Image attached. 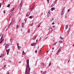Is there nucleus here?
<instances>
[{"label":"nucleus","instance_id":"obj_27","mask_svg":"<svg viewBox=\"0 0 74 74\" xmlns=\"http://www.w3.org/2000/svg\"><path fill=\"white\" fill-rule=\"evenodd\" d=\"M6 67V65H4L3 67L2 68V69H3V68H5Z\"/></svg>","mask_w":74,"mask_h":74},{"label":"nucleus","instance_id":"obj_36","mask_svg":"<svg viewBox=\"0 0 74 74\" xmlns=\"http://www.w3.org/2000/svg\"><path fill=\"white\" fill-rule=\"evenodd\" d=\"M54 4H53L51 5V7H53V6H54V5H53Z\"/></svg>","mask_w":74,"mask_h":74},{"label":"nucleus","instance_id":"obj_51","mask_svg":"<svg viewBox=\"0 0 74 74\" xmlns=\"http://www.w3.org/2000/svg\"><path fill=\"white\" fill-rule=\"evenodd\" d=\"M47 1L48 2V3H49V0H47Z\"/></svg>","mask_w":74,"mask_h":74},{"label":"nucleus","instance_id":"obj_29","mask_svg":"<svg viewBox=\"0 0 74 74\" xmlns=\"http://www.w3.org/2000/svg\"><path fill=\"white\" fill-rule=\"evenodd\" d=\"M27 21V18H25V22H26Z\"/></svg>","mask_w":74,"mask_h":74},{"label":"nucleus","instance_id":"obj_2","mask_svg":"<svg viewBox=\"0 0 74 74\" xmlns=\"http://www.w3.org/2000/svg\"><path fill=\"white\" fill-rule=\"evenodd\" d=\"M22 3H21V4L20 5H19L18 8L19 10H21V8H22Z\"/></svg>","mask_w":74,"mask_h":74},{"label":"nucleus","instance_id":"obj_62","mask_svg":"<svg viewBox=\"0 0 74 74\" xmlns=\"http://www.w3.org/2000/svg\"><path fill=\"white\" fill-rule=\"evenodd\" d=\"M69 61H70V60H68V63H69Z\"/></svg>","mask_w":74,"mask_h":74},{"label":"nucleus","instance_id":"obj_60","mask_svg":"<svg viewBox=\"0 0 74 74\" xmlns=\"http://www.w3.org/2000/svg\"><path fill=\"white\" fill-rule=\"evenodd\" d=\"M48 52H49V51H47V53H48Z\"/></svg>","mask_w":74,"mask_h":74},{"label":"nucleus","instance_id":"obj_13","mask_svg":"<svg viewBox=\"0 0 74 74\" xmlns=\"http://www.w3.org/2000/svg\"><path fill=\"white\" fill-rule=\"evenodd\" d=\"M53 19H54L53 18H51L50 20V21L52 22V21L53 20Z\"/></svg>","mask_w":74,"mask_h":74},{"label":"nucleus","instance_id":"obj_31","mask_svg":"<svg viewBox=\"0 0 74 74\" xmlns=\"http://www.w3.org/2000/svg\"><path fill=\"white\" fill-rule=\"evenodd\" d=\"M69 31H70V30H69L67 32V33H68V35H69Z\"/></svg>","mask_w":74,"mask_h":74},{"label":"nucleus","instance_id":"obj_57","mask_svg":"<svg viewBox=\"0 0 74 74\" xmlns=\"http://www.w3.org/2000/svg\"><path fill=\"white\" fill-rule=\"evenodd\" d=\"M52 49H53V50L54 49V47H53V48H52Z\"/></svg>","mask_w":74,"mask_h":74},{"label":"nucleus","instance_id":"obj_37","mask_svg":"<svg viewBox=\"0 0 74 74\" xmlns=\"http://www.w3.org/2000/svg\"><path fill=\"white\" fill-rule=\"evenodd\" d=\"M3 36H2L1 38V40L2 39V38H3Z\"/></svg>","mask_w":74,"mask_h":74},{"label":"nucleus","instance_id":"obj_30","mask_svg":"<svg viewBox=\"0 0 74 74\" xmlns=\"http://www.w3.org/2000/svg\"><path fill=\"white\" fill-rule=\"evenodd\" d=\"M69 31H70V30H69L67 32V33H68V35H69Z\"/></svg>","mask_w":74,"mask_h":74},{"label":"nucleus","instance_id":"obj_40","mask_svg":"<svg viewBox=\"0 0 74 74\" xmlns=\"http://www.w3.org/2000/svg\"><path fill=\"white\" fill-rule=\"evenodd\" d=\"M35 53H37V51L36 50L35 51Z\"/></svg>","mask_w":74,"mask_h":74},{"label":"nucleus","instance_id":"obj_59","mask_svg":"<svg viewBox=\"0 0 74 74\" xmlns=\"http://www.w3.org/2000/svg\"><path fill=\"white\" fill-rule=\"evenodd\" d=\"M10 16H11V14H10L9 15Z\"/></svg>","mask_w":74,"mask_h":74},{"label":"nucleus","instance_id":"obj_11","mask_svg":"<svg viewBox=\"0 0 74 74\" xmlns=\"http://www.w3.org/2000/svg\"><path fill=\"white\" fill-rule=\"evenodd\" d=\"M69 27V26L68 25H66V29L67 30V29H68V27Z\"/></svg>","mask_w":74,"mask_h":74},{"label":"nucleus","instance_id":"obj_48","mask_svg":"<svg viewBox=\"0 0 74 74\" xmlns=\"http://www.w3.org/2000/svg\"><path fill=\"white\" fill-rule=\"evenodd\" d=\"M40 25H39L38 26V27H40Z\"/></svg>","mask_w":74,"mask_h":74},{"label":"nucleus","instance_id":"obj_58","mask_svg":"<svg viewBox=\"0 0 74 74\" xmlns=\"http://www.w3.org/2000/svg\"><path fill=\"white\" fill-rule=\"evenodd\" d=\"M13 22H15V20L13 19Z\"/></svg>","mask_w":74,"mask_h":74},{"label":"nucleus","instance_id":"obj_35","mask_svg":"<svg viewBox=\"0 0 74 74\" xmlns=\"http://www.w3.org/2000/svg\"><path fill=\"white\" fill-rule=\"evenodd\" d=\"M25 53L24 52V53H23L22 55H25Z\"/></svg>","mask_w":74,"mask_h":74},{"label":"nucleus","instance_id":"obj_1","mask_svg":"<svg viewBox=\"0 0 74 74\" xmlns=\"http://www.w3.org/2000/svg\"><path fill=\"white\" fill-rule=\"evenodd\" d=\"M26 63L27 65H26L25 73L26 74H29L31 69L30 66H29V60L27 59L26 60Z\"/></svg>","mask_w":74,"mask_h":74},{"label":"nucleus","instance_id":"obj_41","mask_svg":"<svg viewBox=\"0 0 74 74\" xmlns=\"http://www.w3.org/2000/svg\"><path fill=\"white\" fill-rule=\"evenodd\" d=\"M52 25H55V23L53 22L52 23Z\"/></svg>","mask_w":74,"mask_h":74},{"label":"nucleus","instance_id":"obj_9","mask_svg":"<svg viewBox=\"0 0 74 74\" xmlns=\"http://www.w3.org/2000/svg\"><path fill=\"white\" fill-rule=\"evenodd\" d=\"M55 8H51V10L52 11L53 10H55Z\"/></svg>","mask_w":74,"mask_h":74},{"label":"nucleus","instance_id":"obj_43","mask_svg":"<svg viewBox=\"0 0 74 74\" xmlns=\"http://www.w3.org/2000/svg\"><path fill=\"white\" fill-rule=\"evenodd\" d=\"M53 29H52L51 30V32H53Z\"/></svg>","mask_w":74,"mask_h":74},{"label":"nucleus","instance_id":"obj_19","mask_svg":"<svg viewBox=\"0 0 74 74\" xmlns=\"http://www.w3.org/2000/svg\"><path fill=\"white\" fill-rule=\"evenodd\" d=\"M19 25H17L16 26V29H19Z\"/></svg>","mask_w":74,"mask_h":74},{"label":"nucleus","instance_id":"obj_38","mask_svg":"<svg viewBox=\"0 0 74 74\" xmlns=\"http://www.w3.org/2000/svg\"><path fill=\"white\" fill-rule=\"evenodd\" d=\"M28 32L29 33H30V30L29 29L28 30Z\"/></svg>","mask_w":74,"mask_h":74},{"label":"nucleus","instance_id":"obj_28","mask_svg":"<svg viewBox=\"0 0 74 74\" xmlns=\"http://www.w3.org/2000/svg\"><path fill=\"white\" fill-rule=\"evenodd\" d=\"M33 74H37V73H36V72L34 71L33 72Z\"/></svg>","mask_w":74,"mask_h":74},{"label":"nucleus","instance_id":"obj_6","mask_svg":"<svg viewBox=\"0 0 74 74\" xmlns=\"http://www.w3.org/2000/svg\"><path fill=\"white\" fill-rule=\"evenodd\" d=\"M30 15V12H29L26 14V16H29V15Z\"/></svg>","mask_w":74,"mask_h":74},{"label":"nucleus","instance_id":"obj_47","mask_svg":"<svg viewBox=\"0 0 74 74\" xmlns=\"http://www.w3.org/2000/svg\"><path fill=\"white\" fill-rule=\"evenodd\" d=\"M55 27V25H54V26H53V28H54V27Z\"/></svg>","mask_w":74,"mask_h":74},{"label":"nucleus","instance_id":"obj_23","mask_svg":"<svg viewBox=\"0 0 74 74\" xmlns=\"http://www.w3.org/2000/svg\"><path fill=\"white\" fill-rule=\"evenodd\" d=\"M33 18V17L32 16H30L29 17V18Z\"/></svg>","mask_w":74,"mask_h":74},{"label":"nucleus","instance_id":"obj_52","mask_svg":"<svg viewBox=\"0 0 74 74\" xmlns=\"http://www.w3.org/2000/svg\"><path fill=\"white\" fill-rule=\"evenodd\" d=\"M2 4H3V5H4L5 4V3H4V2L3 3V2Z\"/></svg>","mask_w":74,"mask_h":74},{"label":"nucleus","instance_id":"obj_8","mask_svg":"<svg viewBox=\"0 0 74 74\" xmlns=\"http://www.w3.org/2000/svg\"><path fill=\"white\" fill-rule=\"evenodd\" d=\"M37 35L36 36H34V38H33V40H34L36 39V38H37Z\"/></svg>","mask_w":74,"mask_h":74},{"label":"nucleus","instance_id":"obj_44","mask_svg":"<svg viewBox=\"0 0 74 74\" xmlns=\"http://www.w3.org/2000/svg\"><path fill=\"white\" fill-rule=\"evenodd\" d=\"M61 40H63V38H62V37L61 38Z\"/></svg>","mask_w":74,"mask_h":74},{"label":"nucleus","instance_id":"obj_25","mask_svg":"<svg viewBox=\"0 0 74 74\" xmlns=\"http://www.w3.org/2000/svg\"><path fill=\"white\" fill-rule=\"evenodd\" d=\"M10 5H11L10 4H9L7 6V7H10Z\"/></svg>","mask_w":74,"mask_h":74},{"label":"nucleus","instance_id":"obj_17","mask_svg":"<svg viewBox=\"0 0 74 74\" xmlns=\"http://www.w3.org/2000/svg\"><path fill=\"white\" fill-rule=\"evenodd\" d=\"M59 42H60V43L61 44H62V43H63V41H62L61 40H60L59 41Z\"/></svg>","mask_w":74,"mask_h":74},{"label":"nucleus","instance_id":"obj_21","mask_svg":"<svg viewBox=\"0 0 74 74\" xmlns=\"http://www.w3.org/2000/svg\"><path fill=\"white\" fill-rule=\"evenodd\" d=\"M18 49H19H19H21V47H20V46H19L18 47Z\"/></svg>","mask_w":74,"mask_h":74},{"label":"nucleus","instance_id":"obj_10","mask_svg":"<svg viewBox=\"0 0 74 74\" xmlns=\"http://www.w3.org/2000/svg\"><path fill=\"white\" fill-rule=\"evenodd\" d=\"M4 41V39H1V41L0 42V43H2V42H3V41Z\"/></svg>","mask_w":74,"mask_h":74},{"label":"nucleus","instance_id":"obj_34","mask_svg":"<svg viewBox=\"0 0 74 74\" xmlns=\"http://www.w3.org/2000/svg\"><path fill=\"white\" fill-rule=\"evenodd\" d=\"M14 8L12 9V10H10V12H12V11H14Z\"/></svg>","mask_w":74,"mask_h":74},{"label":"nucleus","instance_id":"obj_26","mask_svg":"<svg viewBox=\"0 0 74 74\" xmlns=\"http://www.w3.org/2000/svg\"><path fill=\"white\" fill-rule=\"evenodd\" d=\"M48 14H51V11H48Z\"/></svg>","mask_w":74,"mask_h":74},{"label":"nucleus","instance_id":"obj_50","mask_svg":"<svg viewBox=\"0 0 74 74\" xmlns=\"http://www.w3.org/2000/svg\"><path fill=\"white\" fill-rule=\"evenodd\" d=\"M50 30H52V27H51L50 28Z\"/></svg>","mask_w":74,"mask_h":74},{"label":"nucleus","instance_id":"obj_55","mask_svg":"<svg viewBox=\"0 0 74 74\" xmlns=\"http://www.w3.org/2000/svg\"><path fill=\"white\" fill-rule=\"evenodd\" d=\"M6 74H10V73H7Z\"/></svg>","mask_w":74,"mask_h":74},{"label":"nucleus","instance_id":"obj_49","mask_svg":"<svg viewBox=\"0 0 74 74\" xmlns=\"http://www.w3.org/2000/svg\"><path fill=\"white\" fill-rule=\"evenodd\" d=\"M47 38H48V37H47L46 38L44 39V40H45L46 39H47Z\"/></svg>","mask_w":74,"mask_h":74},{"label":"nucleus","instance_id":"obj_39","mask_svg":"<svg viewBox=\"0 0 74 74\" xmlns=\"http://www.w3.org/2000/svg\"><path fill=\"white\" fill-rule=\"evenodd\" d=\"M64 14V12H62V13L61 14V15H63Z\"/></svg>","mask_w":74,"mask_h":74},{"label":"nucleus","instance_id":"obj_64","mask_svg":"<svg viewBox=\"0 0 74 74\" xmlns=\"http://www.w3.org/2000/svg\"><path fill=\"white\" fill-rule=\"evenodd\" d=\"M4 1H3V3H4Z\"/></svg>","mask_w":74,"mask_h":74},{"label":"nucleus","instance_id":"obj_18","mask_svg":"<svg viewBox=\"0 0 74 74\" xmlns=\"http://www.w3.org/2000/svg\"><path fill=\"white\" fill-rule=\"evenodd\" d=\"M41 64L42 66H44L45 65H44V63L41 62Z\"/></svg>","mask_w":74,"mask_h":74},{"label":"nucleus","instance_id":"obj_22","mask_svg":"<svg viewBox=\"0 0 74 74\" xmlns=\"http://www.w3.org/2000/svg\"><path fill=\"white\" fill-rule=\"evenodd\" d=\"M55 4H56V1L54 2L53 3V4H54L53 5H55Z\"/></svg>","mask_w":74,"mask_h":74},{"label":"nucleus","instance_id":"obj_42","mask_svg":"<svg viewBox=\"0 0 74 74\" xmlns=\"http://www.w3.org/2000/svg\"><path fill=\"white\" fill-rule=\"evenodd\" d=\"M3 13H4V14H5V11H4Z\"/></svg>","mask_w":74,"mask_h":74},{"label":"nucleus","instance_id":"obj_61","mask_svg":"<svg viewBox=\"0 0 74 74\" xmlns=\"http://www.w3.org/2000/svg\"><path fill=\"white\" fill-rule=\"evenodd\" d=\"M42 72H43L42 71H41V73H42Z\"/></svg>","mask_w":74,"mask_h":74},{"label":"nucleus","instance_id":"obj_63","mask_svg":"<svg viewBox=\"0 0 74 74\" xmlns=\"http://www.w3.org/2000/svg\"><path fill=\"white\" fill-rule=\"evenodd\" d=\"M24 52V51H23V53Z\"/></svg>","mask_w":74,"mask_h":74},{"label":"nucleus","instance_id":"obj_46","mask_svg":"<svg viewBox=\"0 0 74 74\" xmlns=\"http://www.w3.org/2000/svg\"><path fill=\"white\" fill-rule=\"evenodd\" d=\"M70 11V9H68V11L69 12Z\"/></svg>","mask_w":74,"mask_h":74},{"label":"nucleus","instance_id":"obj_53","mask_svg":"<svg viewBox=\"0 0 74 74\" xmlns=\"http://www.w3.org/2000/svg\"><path fill=\"white\" fill-rule=\"evenodd\" d=\"M64 9H63L62 11V12H64Z\"/></svg>","mask_w":74,"mask_h":74},{"label":"nucleus","instance_id":"obj_5","mask_svg":"<svg viewBox=\"0 0 74 74\" xmlns=\"http://www.w3.org/2000/svg\"><path fill=\"white\" fill-rule=\"evenodd\" d=\"M37 44V43H33L31 44V45L32 46H35Z\"/></svg>","mask_w":74,"mask_h":74},{"label":"nucleus","instance_id":"obj_4","mask_svg":"<svg viewBox=\"0 0 74 74\" xmlns=\"http://www.w3.org/2000/svg\"><path fill=\"white\" fill-rule=\"evenodd\" d=\"M61 51V49L60 48L58 51L57 52V53H56V54H57V55H58L59 53V52Z\"/></svg>","mask_w":74,"mask_h":74},{"label":"nucleus","instance_id":"obj_3","mask_svg":"<svg viewBox=\"0 0 74 74\" xmlns=\"http://www.w3.org/2000/svg\"><path fill=\"white\" fill-rule=\"evenodd\" d=\"M10 51V49H9L8 50L7 49H6V52H7V55H8V54H9V51Z\"/></svg>","mask_w":74,"mask_h":74},{"label":"nucleus","instance_id":"obj_14","mask_svg":"<svg viewBox=\"0 0 74 74\" xmlns=\"http://www.w3.org/2000/svg\"><path fill=\"white\" fill-rule=\"evenodd\" d=\"M12 25V22H11L10 23V25H9V26H8V27H10V26L11 25Z\"/></svg>","mask_w":74,"mask_h":74},{"label":"nucleus","instance_id":"obj_56","mask_svg":"<svg viewBox=\"0 0 74 74\" xmlns=\"http://www.w3.org/2000/svg\"><path fill=\"white\" fill-rule=\"evenodd\" d=\"M17 47H19V45H18V44H17Z\"/></svg>","mask_w":74,"mask_h":74},{"label":"nucleus","instance_id":"obj_7","mask_svg":"<svg viewBox=\"0 0 74 74\" xmlns=\"http://www.w3.org/2000/svg\"><path fill=\"white\" fill-rule=\"evenodd\" d=\"M8 46H9V45L6 44L5 45V49H7V48H8Z\"/></svg>","mask_w":74,"mask_h":74},{"label":"nucleus","instance_id":"obj_16","mask_svg":"<svg viewBox=\"0 0 74 74\" xmlns=\"http://www.w3.org/2000/svg\"><path fill=\"white\" fill-rule=\"evenodd\" d=\"M24 26H25V24L24 23H22V26L23 27H24Z\"/></svg>","mask_w":74,"mask_h":74},{"label":"nucleus","instance_id":"obj_54","mask_svg":"<svg viewBox=\"0 0 74 74\" xmlns=\"http://www.w3.org/2000/svg\"><path fill=\"white\" fill-rule=\"evenodd\" d=\"M5 44H6V43H5V44L3 45V46H4V45H5Z\"/></svg>","mask_w":74,"mask_h":74},{"label":"nucleus","instance_id":"obj_45","mask_svg":"<svg viewBox=\"0 0 74 74\" xmlns=\"http://www.w3.org/2000/svg\"><path fill=\"white\" fill-rule=\"evenodd\" d=\"M2 57V54H1V56H0V58H1Z\"/></svg>","mask_w":74,"mask_h":74},{"label":"nucleus","instance_id":"obj_15","mask_svg":"<svg viewBox=\"0 0 74 74\" xmlns=\"http://www.w3.org/2000/svg\"><path fill=\"white\" fill-rule=\"evenodd\" d=\"M41 53V50H39V52L38 53V54H40Z\"/></svg>","mask_w":74,"mask_h":74},{"label":"nucleus","instance_id":"obj_20","mask_svg":"<svg viewBox=\"0 0 74 74\" xmlns=\"http://www.w3.org/2000/svg\"><path fill=\"white\" fill-rule=\"evenodd\" d=\"M56 44H57V42L54 44H53L52 45V46H54V45H56Z\"/></svg>","mask_w":74,"mask_h":74},{"label":"nucleus","instance_id":"obj_12","mask_svg":"<svg viewBox=\"0 0 74 74\" xmlns=\"http://www.w3.org/2000/svg\"><path fill=\"white\" fill-rule=\"evenodd\" d=\"M35 5H34V6H33L31 9V11H33V9L34 8V7Z\"/></svg>","mask_w":74,"mask_h":74},{"label":"nucleus","instance_id":"obj_33","mask_svg":"<svg viewBox=\"0 0 74 74\" xmlns=\"http://www.w3.org/2000/svg\"><path fill=\"white\" fill-rule=\"evenodd\" d=\"M51 62H50L49 63V66H51Z\"/></svg>","mask_w":74,"mask_h":74},{"label":"nucleus","instance_id":"obj_32","mask_svg":"<svg viewBox=\"0 0 74 74\" xmlns=\"http://www.w3.org/2000/svg\"><path fill=\"white\" fill-rule=\"evenodd\" d=\"M8 62L9 63H11V62H12L11 60H9Z\"/></svg>","mask_w":74,"mask_h":74},{"label":"nucleus","instance_id":"obj_24","mask_svg":"<svg viewBox=\"0 0 74 74\" xmlns=\"http://www.w3.org/2000/svg\"><path fill=\"white\" fill-rule=\"evenodd\" d=\"M33 23H32V24H30V25H29V26H33Z\"/></svg>","mask_w":74,"mask_h":74}]
</instances>
